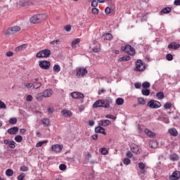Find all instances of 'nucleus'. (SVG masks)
I'll return each mask as SVG.
<instances>
[{
    "instance_id": "nucleus-58",
    "label": "nucleus",
    "mask_w": 180,
    "mask_h": 180,
    "mask_svg": "<svg viewBox=\"0 0 180 180\" xmlns=\"http://www.w3.org/2000/svg\"><path fill=\"white\" fill-rule=\"evenodd\" d=\"M65 30L66 32H71V25H66V26H65Z\"/></svg>"
},
{
    "instance_id": "nucleus-61",
    "label": "nucleus",
    "mask_w": 180,
    "mask_h": 180,
    "mask_svg": "<svg viewBox=\"0 0 180 180\" xmlns=\"http://www.w3.org/2000/svg\"><path fill=\"white\" fill-rule=\"evenodd\" d=\"M105 12L106 15H109V13H110V8L106 7L105 9Z\"/></svg>"
},
{
    "instance_id": "nucleus-24",
    "label": "nucleus",
    "mask_w": 180,
    "mask_h": 180,
    "mask_svg": "<svg viewBox=\"0 0 180 180\" xmlns=\"http://www.w3.org/2000/svg\"><path fill=\"white\" fill-rule=\"evenodd\" d=\"M144 131L148 137H155V133L150 131L149 129H146Z\"/></svg>"
},
{
    "instance_id": "nucleus-28",
    "label": "nucleus",
    "mask_w": 180,
    "mask_h": 180,
    "mask_svg": "<svg viewBox=\"0 0 180 180\" xmlns=\"http://www.w3.org/2000/svg\"><path fill=\"white\" fill-rule=\"evenodd\" d=\"M10 124H16L18 123V119L16 117H11L9 119Z\"/></svg>"
},
{
    "instance_id": "nucleus-26",
    "label": "nucleus",
    "mask_w": 180,
    "mask_h": 180,
    "mask_svg": "<svg viewBox=\"0 0 180 180\" xmlns=\"http://www.w3.org/2000/svg\"><path fill=\"white\" fill-rule=\"evenodd\" d=\"M115 102H116L117 105H123L124 103V100L123 98H117L116 99Z\"/></svg>"
},
{
    "instance_id": "nucleus-21",
    "label": "nucleus",
    "mask_w": 180,
    "mask_h": 180,
    "mask_svg": "<svg viewBox=\"0 0 180 180\" xmlns=\"http://www.w3.org/2000/svg\"><path fill=\"white\" fill-rule=\"evenodd\" d=\"M79 43H81V39H79V38H77L76 39L73 40L72 41V48L77 49V45L79 44Z\"/></svg>"
},
{
    "instance_id": "nucleus-57",
    "label": "nucleus",
    "mask_w": 180,
    "mask_h": 180,
    "mask_svg": "<svg viewBox=\"0 0 180 180\" xmlns=\"http://www.w3.org/2000/svg\"><path fill=\"white\" fill-rule=\"evenodd\" d=\"M134 86L136 89H140L141 88V83H135Z\"/></svg>"
},
{
    "instance_id": "nucleus-13",
    "label": "nucleus",
    "mask_w": 180,
    "mask_h": 180,
    "mask_svg": "<svg viewBox=\"0 0 180 180\" xmlns=\"http://www.w3.org/2000/svg\"><path fill=\"white\" fill-rule=\"evenodd\" d=\"M180 178V172L175 171L172 173V174L169 176V179L171 180H178Z\"/></svg>"
},
{
    "instance_id": "nucleus-36",
    "label": "nucleus",
    "mask_w": 180,
    "mask_h": 180,
    "mask_svg": "<svg viewBox=\"0 0 180 180\" xmlns=\"http://www.w3.org/2000/svg\"><path fill=\"white\" fill-rule=\"evenodd\" d=\"M142 86L143 88H144V89H148V88H150V82H145L142 84Z\"/></svg>"
},
{
    "instance_id": "nucleus-8",
    "label": "nucleus",
    "mask_w": 180,
    "mask_h": 180,
    "mask_svg": "<svg viewBox=\"0 0 180 180\" xmlns=\"http://www.w3.org/2000/svg\"><path fill=\"white\" fill-rule=\"evenodd\" d=\"M148 106L151 108V109H158V108H161V103L157 101L150 100L148 103Z\"/></svg>"
},
{
    "instance_id": "nucleus-16",
    "label": "nucleus",
    "mask_w": 180,
    "mask_h": 180,
    "mask_svg": "<svg viewBox=\"0 0 180 180\" xmlns=\"http://www.w3.org/2000/svg\"><path fill=\"white\" fill-rule=\"evenodd\" d=\"M110 124V121L109 120H100L98 121V126H103V127H106Z\"/></svg>"
},
{
    "instance_id": "nucleus-6",
    "label": "nucleus",
    "mask_w": 180,
    "mask_h": 180,
    "mask_svg": "<svg viewBox=\"0 0 180 180\" xmlns=\"http://www.w3.org/2000/svg\"><path fill=\"white\" fill-rule=\"evenodd\" d=\"M77 77L79 78H82V77H85L88 74V70L86 68H79L77 69Z\"/></svg>"
},
{
    "instance_id": "nucleus-11",
    "label": "nucleus",
    "mask_w": 180,
    "mask_h": 180,
    "mask_svg": "<svg viewBox=\"0 0 180 180\" xmlns=\"http://www.w3.org/2000/svg\"><path fill=\"white\" fill-rule=\"evenodd\" d=\"M130 149L135 154H140V146L133 143L130 146Z\"/></svg>"
},
{
    "instance_id": "nucleus-23",
    "label": "nucleus",
    "mask_w": 180,
    "mask_h": 180,
    "mask_svg": "<svg viewBox=\"0 0 180 180\" xmlns=\"http://www.w3.org/2000/svg\"><path fill=\"white\" fill-rule=\"evenodd\" d=\"M103 39L104 40H112L113 39V36L110 33L105 34L103 35Z\"/></svg>"
},
{
    "instance_id": "nucleus-62",
    "label": "nucleus",
    "mask_w": 180,
    "mask_h": 180,
    "mask_svg": "<svg viewBox=\"0 0 180 180\" xmlns=\"http://www.w3.org/2000/svg\"><path fill=\"white\" fill-rule=\"evenodd\" d=\"M106 117H108V119H112V120H115L116 119V117L112 115H108L106 116Z\"/></svg>"
},
{
    "instance_id": "nucleus-22",
    "label": "nucleus",
    "mask_w": 180,
    "mask_h": 180,
    "mask_svg": "<svg viewBox=\"0 0 180 180\" xmlns=\"http://www.w3.org/2000/svg\"><path fill=\"white\" fill-rule=\"evenodd\" d=\"M169 133L170 136H173V137H176L178 136V131H176V129L175 128L169 129Z\"/></svg>"
},
{
    "instance_id": "nucleus-14",
    "label": "nucleus",
    "mask_w": 180,
    "mask_h": 180,
    "mask_svg": "<svg viewBox=\"0 0 180 180\" xmlns=\"http://www.w3.org/2000/svg\"><path fill=\"white\" fill-rule=\"evenodd\" d=\"M52 96H53V90H51V89H46L43 92L44 98H50Z\"/></svg>"
},
{
    "instance_id": "nucleus-18",
    "label": "nucleus",
    "mask_w": 180,
    "mask_h": 180,
    "mask_svg": "<svg viewBox=\"0 0 180 180\" xmlns=\"http://www.w3.org/2000/svg\"><path fill=\"white\" fill-rule=\"evenodd\" d=\"M95 132L96 133H101V134H104V136H106V132H105V129L100 125H98L97 127L95 128Z\"/></svg>"
},
{
    "instance_id": "nucleus-44",
    "label": "nucleus",
    "mask_w": 180,
    "mask_h": 180,
    "mask_svg": "<svg viewBox=\"0 0 180 180\" xmlns=\"http://www.w3.org/2000/svg\"><path fill=\"white\" fill-rule=\"evenodd\" d=\"M142 94L145 96H148V95H150V90L148 89L142 90Z\"/></svg>"
},
{
    "instance_id": "nucleus-27",
    "label": "nucleus",
    "mask_w": 180,
    "mask_h": 180,
    "mask_svg": "<svg viewBox=\"0 0 180 180\" xmlns=\"http://www.w3.org/2000/svg\"><path fill=\"white\" fill-rule=\"evenodd\" d=\"M40 86H41V83L39 82H35L33 84V89H39V88H40Z\"/></svg>"
},
{
    "instance_id": "nucleus-2",
    "label": "nucleus",
    "mask_w": 180,
    "mask_h": 180,
    "mask_svg": "<svg viewBox=\"0 0 180 180\" xmlns=\"http://www.w3.org/2000/svg\"><path fill=\"white\" fill-rule=\"evenodd\" d=\"M47 15L46 14H37L30 18V23L36 25V23H41L44 20H46Z\"/></svg>"
},
{
    "instance_id": "nucleus-49",
    "label": "nucleus",
    "mask_w": 180,
    "mask_h": 180,
    "mask_svg": "<svg viewBox=\"0 0 180 180\" xmlns=\"http://www.w3.org/2000/svg\"><path fill=\"white\" fill-rule=\"evenodd\" d=\"M59 169H60V171H65V169H67V166L64 164H61L59 166Z\"/></svg>"
},
{
    "instance_id": "nucleus-64",
    "label": "nucleus",
    "mask_w": 180,
    "mask_h": 180,
    "mask_svg": "<svg viewBox=\"0 0 180 180\" xmlns=\"http://www.w3.org/2000/svg\"><path fill=\"white\" fill-rule=\"evenodd\" d=\"M48 112H49V113H53L54 108H51V107L48 108Z\"/></svg>"
},
{
    "instance_id": "nucleus-42",
    "label": "nucleus",
    "mask_w": 180,
    "mask_h": 180,
    "mask_svg": "<svg viewBox=\"0 0 180 180\" xmlns=\"http://www.w3.org/2000/svg\"><path fill=\"white\" fill-rule=\"evenodd\" d=\"M24 86L30 89V88L33 87V83H24Z\"/></svg>"
},
{
    "instance_id": "nucleus-38",
    "label": "nucleus",
    "mask_w": 180,
    "mask_h": 180,
    "mask_svg": "<svg viewBox=\"0 0 180 180\" xmlns=\"http://www.w3.org/2000/svg\"><path fill=\"white\" fill-rule=\"evenodd\" d=\"M166 59L167 60V61H172V60H174V56H172V54L168 53L166 56Z\"/></svg>"
},
{
    "instance_id": "nucleus-15",
    "label": "nucleus",
    "mask_w": 180,
    "mask_h": 180,
    "mask_svg": "<svg viewBox=\"0 0 180 180\" xmlns=\"http://www.w3.org/2000/svg\"><path fill=\"white\" fill-rule=\"evenodd\" d=\"M18 131H19V128L18 127H13L8 129L7 132L8 134L15 135L17 134Z\"/></svg>"
},
{
    "instance_id": "nucleus-41",
    "label": "nucleus",
    "mask_w": 180,
    "mask_h": 180,
    "mask_svg": "<svg viewBox=\"0 0 180 180\" xmlns=\"http://www.w3.org/2000/svg\"><path fill=\"white\" fill-rule=\"evenodd\" d=\"M101 153L103 155H106V154H108V150L106 149V148H101Z\"/></svg>"
},
{
    "instance_id": "nucleus-54",
    "label": "nucleus",
    "mask_w": 180,
    "mask_h": 180,
    "mask_svg": "<svg viewBox=\"0 0 180 180\" xmlns=\"http://www.w3.org/2000/svg\"><path fill=\"white\" fill-rule=\"evenodd\" d=\"M6 108V104L3 101H0V109H5Z\"/></svg>"
},
{
    "instance_id": "nucleus-5",
    "label": "nucleus",
    "mask_w": 180,
    "mask_h": 180,
    "mask_svg": "<svg viewBox=\"0 0 180 180\" xmlns=\"http://www.w3.org/2000/svg\"><path fill=\"white\" fill-rule=\"evenodd\" d=\"M121 50H122V51H125V53L129 56H134V54H136V50H134V48H133L131 45L122 46Z\"/></svg>"
},
{
    "instance_id": "nucleus-30",
    "label": "nucleus",
    "mask_w": 180,
    "mask_h": 180,
    "mask_svg": "<svg viewBox=\"0 0 180 180\" xmlns=\"http://www.w3.org/2000/svg\"><path fill=\"white\" fill-rule=\"evenodd\" d=\"M131 57L129 56H123L119 58V61H129Z\"/></svg>"
},
{
    "instance_id": "nucleus-45",
    "label": "nucleus",
    "mask_w": 180,
    "mask_h": 180,
    "mask_svg": "<svg viewBox=\"0 0 180 180\" xmlns=\"http://www.w3.org/2000/svg\"><path fill=\"white\" fill-rule=\"evenodd\" d=\"M91 6L96 8L98 6V0H91Z\"/></svg>"
},
{
    "instance_id": "nucleus-46",
    "label": "nucleus",
    "mask_w": 180,
    "mask_h": 180,
    "mask_svg": "<svg viewBox=\"0 0 180 180\" xmlns=\"http://www.w3.org/2000/svg\"><path fill=\"white\" fill-rule=\"evenodd\" d=\"M92 51H94V53H99L101 51V47L96 46V47L93 48Z\"/></svg>"
},
{
    "instance_id": "nucleus-12",
    "label": "nucleus",
    "mask_w": 180,
    "mask_h": 180,
    "mask_svg": "<svg viewBox=\"0 0 180 180\" xmlns=\"http://www.w3.org/2000/svg\"><path fill=\"white\" fill-rule=\"evenodd\" d=\"M167 48L169 50H178V49L180 48V44H176V42H171Z\"/></svg>"
},
{
    "instance_id": "nucleus-31",
    "label": "nucleus",
    "mask_w": 180,
    "mask_h": 180,
    "mask_svg": "<svg viewBox=\"0 0 180 180\" xmlns=\"http://www.w3.org/2000/svg\"><path fill=\"white\" fill-rule=\"evenodd\" d=\"M50 44L51 46H54V45H59V44H61V41H60V39H56V40H53L52 41Z\"/></svg>"
},
{
    "instance_id": "nucleus-34",
    "label": "nucleus",
    "mask_w": 180,
    "mask_h": 180,
    "mask_svg": "<svg viewBox=\"0 0 180 180\" xmlns=\"http://www.w3.org/2000/svg\"><path fill=\"white\" fill-rule=\"evenodd\" d=\"M46 143H49V141H39L37 143L36 147H37V148L41 147V146H43V144H46Z\"/></svg>"
},
{
    "instance_id": "nucleus-56",
    "label": "nucleus",
    "mask_w": 180,
    "mask_h": 180,
    "mask_svg": "<svg viewBox=\"0 0 180 180\" xmlns=\"http://www.w3.org/2000/svg\"><path fill=\"white\" fill-rule=\"evenodd\" d=\"M128 158H131L133 157V153L131 151H127L126 154Z\"/></svg>"
},
{
    "instance_id": "nucleus-10",
    "label": "nucleus",
    "mask_w": 180,
    "mask_h": 180,
    "mask_svg": "<svg viewBox=\"0 0 180 180\" xmlns=\"http://www.w3.org/2000/svg\"><path fill=\"white\" fill-rule=\"evenodd\" d=\"M70 96L72 98H73V99H84V98H85L84 94L78 91L72 92Z\"/></svg>"
},
{
    "instance_id": "nucleus-3",
    "label": "nucleus",
    "mask_w": 180,
    "mask_h": 180,
    "mask_svg": "<svg viewBox=\"0 0 180 180\" xmlns=\"http://www.w3.org/2000/svg\"><path fill=\"white\" fill-rule=\"evenodd\" d=\"M146 70V63L143 62V60L138 59L136 62V67L134 68V71L136 72H143V71Z\"/></svg>"
},
{
    "instance_id": "nucleus-37",
    "label": "nucleus",
    "mask_w": 180,
    "mask_h": 180,
    "mask_svg": "<svg viewBox=\"0 0 180 180\" xmlns=\"http://www.w3.org/2000/svg\"><path fill=\"white\" fill-rule=\"evenodd\" d=\"M171 108H172V103H166L164 105V108L166 110L171 109Z\"/></svg>"
},
{
    "instance_id": "nucleus-1",
    "label": "nucleus",
    "mask_w": 180,
    "mask_h": 180,
    "mask_svg": "<svg viewBox=\"0 0 180 180\" xmlns=\"http://www.w3.org/2000/svg\"><path fill=\"white\" fill-rule=\"evenodd\" d=\"M112 103V98L110 97H106L105 99L97 100L94 104L93 108H105L108 109Z\"/></svg>"
},
{
    "instance_id": "nucleus-19",
    "label": "nucleus",
    "mask_w": 180,
    "mask_h": 180,
    "mask_svg": "<svg viewBox=\"0 0 180 180\" xmlns=\"http://www.w3.org/2000/svg\"><path fill=\"white\" fill-rule=\"evenodd\" d=\"M51 148L55 153H60L63 150V146L61 145H53Z\"/></svg>"
},
{
    "instance_id": "nucleus-33",
    "label": "nucleus",
    "mask_w": 180,
    "mask_h": 180,
    "mask_svg": "<svg viewBox=\"0 0 180 180\" xmlns=\"http://www.w3.org/2000/svg\"><path fill=\"white\" fill-rule=\"evenodd\" d=\"M53 71L55 72H60V71H61V67H60L58 65H55L53 66Z\"/></svg>"
},
{
    "instance_id": "nucleus-4",
    "label": "nucleus",
    "mask_w": 180,
    "mask_h": 180,
    "mask_svg": "<svg viewBox=\"0 0 180 180\" xmlns=\"http://www.w3.org/2000/svg\"><path fill=\"white\" fill-rule=\"evenodd\" d=\"M51 54L50 49H44L36 54L37 58H49Z\"/></svg>"
},
{
    "instance_id": "nucleus-17",
    "label": "nucleus",
    "mask_w": 180,
    "mask_h": 180,
    "mask_svg": "<svg viewBox=\"0 0 180 180\" xmlns=\"http://www.w3.org/2000/svg\"><path fill=\"white\" fill-rule=\"evenodd\" d=\"M26 49H27V44H24L22 45L17 46L15 51H16V53H19V51H23V50H26Z\"/></svg>"
},
{
    "instance_id": "nucleus-7",
    "label": "nucleus",
    "mask_w": 180,
    "mask_h": 180,
    "mask_svg": "<svg viewBox=\"0 0 180 180\" xmlns=\"http://www.w3.org/2000/svg\"><path fill=\"white\" fill-rule=\"evenodd\" d=\"M20 27L19 26H14L8 28L6 32V34L8 36H10L11 34H15V33H18V32H20Z\"/></svg>"
},
{
    "instance_id": "nucleus-53",
    "label": "nucleus",
    "mask_w": 180,
    "mask_h": 180,
    "mask_svg": "<svg viewBox=\"0 0 180 180\" xmlns=\"http://www.w3.org/2000/svg\"><path fill=\"white\" fill-rule=\"evenodd\" d=\"M26 175H25V173H22L20 175L18 176V180H24Z\"/></svg>"
},
{
    "instance_id": "nucleus-48",
    "label": "nucleus",
    "mask_w": 180,
    "mask_h": 180,
    "mask_svg": "<svg viewBox=\"0 0 180 180\" xmlns=\"http://www.w3.org/2000/svg\"><path fill=\"white\" fill-rule=\"evenodd\" d=\"M8 146L10 148H15V147H16V146H15V141H10V143H8Z\"/></svg>"
},
{
    "instance_id": "nucleus-40",
    "label": "nucleus",
    "mask_w": 180,
    "mask_h": 180,
    "mask_svg": "<svg viewBox=\"0 0 180 180\" xmlns=\"http://www.w3.org/2000/svg\"><path fill=\"white\" fill-rule=\"evenodd\" d=\"M170 159L172 161H178L179 160V157H178L176 155H172L170 156Z\"/></svg>"
},
{
    "instance_id": "nucleus-43",
    "label": "nucleus",
    "mask_w": 180,
    "mask_h": 180,
    "mask_svg": "<svg viewBox=\"0 0 180 180\" xmlns=\"http://www.w3.org/2000/svg\"><path fill=\"white\" fill-rule=\"evenodd\" d=\"M91 13L94 14V15H98L99 13V9L96 8H93L92 10H91Z\"/></svg>"
},
{
    "instance_id": "nucleus-35",
    "label": "nucleus",
    "mask_w": 180,
    "mask_h": 180,
    "mask_svg": "<svg viewBox=\"0 0 180 180\" xmlns=\"http://www.w3.org/2000/svg\"><path fill=\"white\" fill-rule=\"evenodd\" d=\"M23 140V138L20 135H18L15 137V141L17 143H20Z\"/></svg>"
},
{
    "instance_id": "nucleus-47",
    "label": "nucleus",
    "mask_w": 180,
    "mask_h": 180,
    "mask_svg": "<svg viewBox=\"0 0 180 180\" xmlns=\"http://www.w3.org/2000/svg\"><path fill=\"white\" fill-rule=\"evenodd\" d=\"M138 102L139 103H140L141 105H146V100H144V98H139L138 99Z\"/></svg>"
},
{
    "instance_id": "nucleus-39",
    "label": "nucleus",
    "mask_w": 180,
    "mask_h": 180,
    "mask_svg": "<svg viewBox=\"0 0 180 180\" xmlns=\"http://www.w3.org/2000/svg\"><path fill=\"white\" fill-rule=\"evenodd\" d=\"M43 98H44V96L41 95V94H37L36 96V99L39 101V102H41V101H43Z\"/></svg>"
},
{
    "instance_id": "nucleus-55",
    "label": "nucleus",
    "mask_w": 180,
    "mask_h": 180,
    "mask_svg": "<svg viewBox=\"0 0 180 180\" xmlns=\"http://www.w3.org/2000/svg\"><path fill=\"white\" fill-rule=\"evenodd\" d=\"M123 162L125 165H129V164H130V159L129 158H125L124 160H123Z\"/></svg>"
},
{
    "instance_id": "nucleus-29",
    "label": "nucleus",
    "mask_w": 180,
    "mask_h": 180,
    "mask_svg": "<svg viewBox=\"0 0 180 180\" xmlns=\"http://www.w3.org/2000/svg\"><path fill=\"white\" fill-rule=\"evenodd\" d=\"M6 175L7 176H12L13 175V170L12 169H8L6 170Z\"/></svg>"
},
{
    "instance_id": "nucleus-25",
    "label": "nucleus",
    "mask_w": 180,
    "mask_h": 180,
    "mask_svg": "<svg viewBox=\"0 0 180 180\" xmlns=\"http://www.w3.org/2000/svg\"><path fill=\"white\" fill-rule=\"evenodd\" d=\"M172 9L170 7H165L161 11V13L167 14L171 12Z\"/></svg>"
},
{
    "instance_id": "nucleus-63",
    "label": "nucleus",
    "mask_w": 180,
    "mask_h": 180,
    "mask_svg": "<svg viewBox=\"0 0 180 180\" xmlns=\"http://www.w3.org/2000/svg\"><path fill=\"white\" fill-rule=\"evenodd\" d=\"M174 5H176V6H180V0H174Z\"/></svg>"
},
{
    "instance_id": "nucleus-59",
    "label": "nucleus",
    "mask_w": 180,
    "mask_h": 180,
    "mask_svg": "<svg viewBox=\"0 0 180 180\" xmlns=\"http://www.w3.org/2000/svg\"><path fill=\"white\" fill-rule=\"evenodd\" d=\"M6 56L7 57H12V56H13V52H12V51H8V52H6Z\"/></svg>"
},
{
    "instance_id": "nucleus-32",
    "label": "nucleus",
    "mask_w": 180,
    "mask_h": 180,
    "mask_svg": "<svg viewBox=\"0 0 180 180\" xmlns=\"http://www.w3.org/2000/svg\"><path fill=\"white\" fill-rule=\"evenodd\" d=\"M156 96L158 98V99H164V93L163 92H158L156 94Z\"/></svg>"
},
{
    "instance_id": "nucleus-20",
    "label": "nucleus",
    "mask_w": 180,
    "mask_h": 180,
    "mask_svg": "<svg viewBox=\"0 0 180 180\" xmlns=\"http://www.w3.org/2000/svg\"><path fill=\"white\" fill-rule=\"evenodd\" d=\"M41 122L46 127H48V126H50V120L49 118H46V117L42 118L41 120Z\"/></svg>"
},
{
    "instance_id": "nucleus-9",
    "label": "nucleus",
    "mask_w": 180,
    "mask_h": 180,
    "mask_svg": "<svg viewBox=\"0 0 180 180\" xmlns=\"http://www.w3.org/2000/svg\"><path fill=\"white\" fill-rule=\"evenodd\" d=\"M51 65V63H50V61H47V60H40L39 62V66L40 67V68H41L42 70H49V68H50V66Z\"/></svg>"
},
{
    "instance_id": "nucleus-51",
    "label": "nucleus",
    "mask_w": 180,
    "mask_h": 180,
    "mask_svg": "<svg viewBox=\"0 0 180 180\" xmlns=\"http://www.w3.org/2000/svg\"><path fill=\"white\" fill-rule=\"evenodd\" d=\"M26 101L27 102H32V101H33V96L32 95L27 96Z\"/></svg>"
},
{
    "instance_id": "nucleus-52",
    "label": "nucleus",
    "mask_w": 180,
    "mask_h": 180,
    "mask_svg": "<svg viewBox=\"0 0 180 180\" xmlns=\"http://www.w3.org/2000/svg\"><path fill=\"white\" fill-rule=\"evenodd\" d=\"M29 170V167H26V166H22L20 167V171H22V172H26V171Z\"/></svg>"
},
{
    "instance_id": "nucleus-50",
    "label": "nucleus",
    "mask_w": 180,
    "mask_h": 180,
    "mask_svg": "<svg viewBox=\"0 0 180 180\" xmlns=\"http://www.w3.org/2000/svg\"><path fill=\"white\" fill-rule=\"evenodd\" d=\"M139 168H140V169H146V164L143 162L139 163Z\"/></svg>"
},
{
    "instance_id": "nucleus-60",
    "label": "nucleus",
    "mask_w": 180,
    "mask_h": 180,
    "mask_svg": "<svg viewBox=\"0 0 180 180\" xmlns=\"http://www.w3.org/2000/svg\"><path fill=\"white\" fill-rule=\"evenodd\" d=\"M105 92H106V90H105V89H101V90H98V94L102 95V94H105Z\"/></svg>"
}]
</instances>
